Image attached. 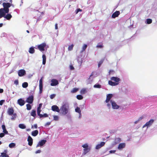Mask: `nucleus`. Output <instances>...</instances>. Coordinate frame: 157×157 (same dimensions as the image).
<instances>
[{
  "mask_svg": "<svg viewBox=\"0 0 157 157\" xmlns=\"http://www.w3.org/2000/svg\"><path fill=\"white\" fill-rule=\"evenodd\" d=\"M46 46V44L45 43H43L37 46L38 48L40 51H43L44 50V48Z\"/></svg>",
  "mask_w": 157,
  "mask_h": 157,
  "instance_id": "obj_4",
  "label": "nucleus"
},
{
  "mask_svg": "<svg viewBox=\"0 0 157 157\" xmlns=\"http://www.w3.org/2000/svg\"><path fill=\"white\" fill-rule=\"evenodd\" d=\"M105 144V143L104 142H101L99 144L100 145L101 147H102L103 146H104Z\"/></svg>",
  "mask_w": 157,
  "mask_h": 157,
  "instance_id": "obj_51",
  "label": "nucleus"
},
{
  "mask_svg": "<svg viewBox=\"0 0 157 157\" xmlns=\"http://www.w3.org/2000/svg\"><path fill=\"white\" fill-rule=\"evenodd\" d=\"M17 114L16 113H14L12 117L11 118V119L12 120H14L15 119L16 117Z\"/></svg>",
  "mask_w": 157,
  "mask_h": 157,
  "instance_id": "obj_39",
  "label": "nucleus"
},
{
  "mask_svg": "<svg viewBox=\"0 0 157 157\" xmlns=\"http://www.w3.org/2000/svg\"><path fill=\"white\" fill-rule=\"evenodd\" d=\"M2 129L3 130H5V129H6V127H5V125H2Z\"/></svg>",
  "mask_w": 157,
  "mask_h": 157,
  "instance_id": "obj_56",
  "label": "nucleus"
},
{
  "mask_svg": "<svg viewBox=\"0 0 157 157\" xmlns=\"http://www.w3.org/2000/svg\"><path fill=\"white\" fill-rule=\"evenodd\" d=\"M17 103L21 106L25 104V101L22 98H20L17 100Z\"/></svg>",
  "mask_w": 157,
  "mask_h": 157,
  "instance_id": "obj_13",
  "label": "nucleus"
},
{
  "mask_svg": "<svg viewBox=\"0 0 157 157\" xmlns=\"http://www.w3.org/2000/svg\"><path fill=\"white\" fill-rule=\"evenodd\" d=\"M5 101L4 100H2L0 101V105H2Z\"/></svg>",
  "mask_w": 157,
  "mask_h": 157,
  "instance_id": "obj_48",
  "label": "nucleus"
},
{
  "mask_svg": "<svg viewBox=\"0 0 157 157\" xmlns=\"http://www.w3.org/2000/svg\"><path fill=\"white\" fill-rule=\"evenodd\" d=\"M52 109L53 111H55L58 113L59 112L60 109L58 106L56 105H53L52 106Z\"/></svg>",
  "mask_w": 157,
  "mask_h": 157,
  "instance_id": "obj_10",
  "label": "nucleus"
},
{
  "mask_svg": "<svg viewBox=\"0 0 157 157\" xmlns=\"http://www.w3.org/2000/svg\"><path fill=\"white\" fill-rule=\"evenodd\" d=\"M51 82V85L52 86H56L59 84L58 81L55 79H52Z\"/></svg>",
  "mask_w": 157,
  "mask_h": 157,
  "instance_id": "obj_7",
  "label": "nucleus"
},
{
  "mask_svg": "<svg viewBox=\"0 0 157 157\" xmlns=\"http://www.w3.org/2000/svg\"><path fill=\"white\" fill-rule=\"evenodd\" d=\"M84 148H87L89 147L88 145L87 144H83L82 146Z\"/></svg>",
  "mask_w": 157,
  "mask_h": 157,
  "instance_id": "obj_45",
  "label": "nucleus"
},
{
  "mask_svg": "<svg viewBox=\"0 0 157 157\" xmlns=\"http://www.w3.org/2000/svg\"><path fill=\"white\" fill-rule=\"evenodd\" d=\"M56 96L55 94H51L50 96V98L51 99H53Z\"/></svg>",
  "mask_w": 157,
  "mask_h": 157,
  "instance_id": "obj_50",
  "label": "nucleus"
},
{
  "mask_svg": "<svg viewBox=\"0 0 157 157\" xmlns=\"http://www.w3.org/2000/svg\"><path fill=\"white\" fill-rule=\"evenodd\" d=\"M28 84L27 82H24L22 84V86L23 88H26L28 86Z\"/></svg>",
  "mask_w": 157,
  "mask_h": 157,
  "instance_id": "obj_29",
  "label": "nucleus"
},
{
  "mask_svg": "<svg viewBox=\"0 0 157 157\" xmlns=\"http://www.w3.org/2000/svg\"><path fill=\"white\" fill-rule=\"evenodd\" d=\"M50 123H51L50 122H47L46 124L45 125H49L50 124Z\"/></svg>",
  "mask_w": 157,
  "mask_h": 157,
  "instance_id": "obj_64",
  "label": "nucleus"
},
{
  "mask_svg": "<svg viewBox=\"0 0 157 157\" xmlns=\"http://www.w3.org/2000/svg\"><path fill=\"white\" fill-rule=\"evenodd\" d=\"M69 68L71 70H74L75 68L72 65H71L69 66Z\"/></svg>",
  "mask_w": 157,
  "mask_h": 157,
  "instance_id": "obj_46",
  "label": "nucleus"
},
{
  "mask_svg": "<svg viewBox=\"0 0 157 157\" xmlns=\"http://www.w3.org/2000/svg\"><path fill=\"white\" fill-rule=\"evenodd\" d=\"M55 29H58V24H55Z\"/></svg>",
  "mask_w": 157,
  "mask_h": 157,
  "instance_id": "obj_61",
  "label": "nucleus"
},
{
  "mask_svg": "<svg viewBox=\"0 0 157 157\" xmlns=\"http://www.w3.org/2000/svg\"><path fill=\"white\" fill-rule=\"evenodd\" d=\"M116 151L115 150H111L109 151L110 153H114Z\"/></svg>",
  "mask_w": 157,
  "mask_h": 157,
  "instance_id": "obj_59",
  "label": "nucleus"
},
{
  "mask_svg": "<svg viewBox=\"0 0 157 157\" xmlns=\"http://www.w3.org/2000/svg\"><path fill=\"white\" fill-rule=\"evenodd\" d=\"M0 156L1 157H9V156L6 153L3 152L1 153Z\"/></svg>",
  "mask_w": 157,
  "mask_h": 157,
  "instance_id": "obj_27",
  "label": "nucleus"
},
{
  "mask_svg": "<svg viewBox=\"0 0 157 157\" xmlns=\"http://www.w3.org/2000/svg\"><path fill=\"white\" fill-rule=\"evenodd\" d=\"M111 80L109 81V84L112 86H115L119 84V82L120 81V78L115 77H112L111 78Z\"/></svg>",
  "mask_w": 157,
  "mask_h": 157,
  "instance_id": "obj_1",
  "label": "nucleus"
},
{
  "mask_svg": "<svg viewBox=\"0 0 157 157\" xmlns=\"http://www.w3.org/2000/svg\"><path fill=\"white\" fill-rule=\"evenodd\" d=\"M59 117L57 116L54 115L53 116V120L55 121H57L58 120Z\"/></svg>",
  "mask_w": 157,
  "mask_h": 157,
  "instance_id": "obj_41",
  "label": "nucleus"
},
{
  "mask_svg": "<svg viewBox=\"0 0 157 157\" xmlns=\"http://www.w3.org/2000/svg\"><path fill=\"white\" fill-rule=\"evenodd\" d=\"M87 47V45L86 44H84L82 47V50L81 51V52H83L84 51H85V50Z\"/></svg>",
  "mask_w": 157,
  "mask_h": 157,
  "instance_id": "obj_34",
  "label": "nucleus"
},
{
  "mask_svg": "<svg viewBox=\"0 0 157 157\" xmlns=\"http://www.w3.org/2000/svg\"><path fill=\"white\" fill-rule=\"evenodd\" d=\"M94 87L95 88H101V86L99 84H96L94 85Z\"/></svg>",
  "mask_w": 157,
  "mask_h": 157,
  "instance_id": "obj_38",
  "label": "nucleus"
},
{
  "mask_svg": "<svg viewBox=\"0 0 157 157\" xmlns=\"http://www.w3.org/2000/svg\"><path fill=\"white\" fill-rule=\"evenodd\" d=\"M104 61V59H101L99 62L98 63V67H100L101 65L102 64V63Z\"/></svg>",
  "mask_w": 157,
  "mask_h": 157,
  "instance_id": "obj_35",
  "label": "nucleus"
},
{
  "mask_svg": "<svg viewBox=\"0 0 157 157\" xmlns=\"http://www.w3.org/2000/svg\"><path fill=\"white\" fill-rule=\"evenodd\" d=\"M5 136V134L3 133H0V137H2Z\"/></svg>",
  "mask_w": 157,
  "mask_h": 157,
  "instance_id": "obj_54",
  "label": "nucleus"
},
{
  "mask_svg": "<svg viewBox=\"0 0 157 157\" xmlns=\"http://www.w3.org/2000/svg\"><path fill=\"white\" fill-rule=\"evenodd\" d=\"M40 112H41V109L37 108V115L39 116L40 114Z\"/></svg>",
  "mask_w": 157,
  "mask_h": 157,
  "instance_id": "obj_44",
  "label": "nucleus"
},
{
  "mask_svg": "<svg viewBox=\"0 0 157 157\" xmlns=\"http://www.w3.org/2000/svg\"><path fill=\"white\" fill-rule=\"evenodd\" d=\"M3 133H4V134H8V131L6 130V129L5 130H3Z\"/></svg>",
  "mask_w": 157,
  "mask_h": 157,
  "instance_id": "obj_53",
  "label": "nucleus"
},
{
  "mask_svg": "<svg viewBox=\"0 0 157 157\" xmlns=\"http://www.w3.org/2000/svg\"><path fill=\"white\" fill-rule=\"evenodd\" d=\"M3 17L7 20H9L12 17V16L10 14H7L6 15H5Z\"/></svg>",
  "mask_w": 157,
  "mask_h": 157,
  "instance_id": "obj_19",
  "label": "nucleus"
},
{
  "mask_svg": "<svg viewBox=\"0 0 157 157\" xmlns=\"http://www.w3.org/2000/svg\"><path fill=\"white\" fill-rule=\"evenodd\" d=\"M113 95L112 94H109L106 96V98L105 100V102L108 103L110 99L112 98Z\"/></svg>",
  "mask_w": 157,
  "mask_h": 157,
  "instance_id": "obj_16",
  "label": "nucleus"
},
{
  "mask_svg": "<svg viewBox=\"0 0 157 157\" xmlns=\"http://www.w3.org/2000/svg\"><path fill=\"white\" fill-rule=\"evenodd\" d=\"M86 90L85 89H82L80 91V93L82 94H84L86 93Z\"/></svg>",
  "mask_w": 157,
  "mask_h": 157,
  "instance_id": "obj_43",
  "label": "nucleus"
},
{
  "mask_svg": "<svg viewBox=\"0 0 157 157\" xmlns=\"http://www.w3.org/2000/svg\"><path fill=\"white\" fill-rule=\"evenodd\" d=\"M154 122L153 119H151L149 121L147 122L143 126V128H144L147 126V127H150L151 125Z\"/></svg>",
  "mask_w": 157,
  "mask_h": 157,
  "instance_id": "obj_5",
  "label": "nucleus"
},
{
  "mask_svg": "<svg viewBox=\"0 0 157 157\" xmlns=\"http://www.w3.org/2000/svg\"><path fill=\"white\" fill-rule=\"evenodd\" d=\"M147 23V24H151L152 22V20L151 19H147L146 20Z\"/></svg>",
  "mask_w": 157,
  "mask_h": 157,
  "instance_id": "obj_36",
  "label": "nucleus"
},
{
  "mask_svg": "<svg viewBox=\"0 0 157 157\" xmlns=\"http://www.w3.org/2000/svg\"><path fill=\"white\" fill-rule=\"evenodd\" d=\"M27 141L28 142L29 145L31 146L33 143V140L30 136H29L28 137Z\"/></svg>",
  "mask_w": 157,
  "mask_h": 157,
  "instance_id": "obj_15",
  "label": "nucleus"
},
{
  "mask_svg": "<svg viewBox=\"0 0 157 157\" xmlns=\"http://www.w3.org/2000/svg\"><path fill=\"white\" fill-rule=\"evenodd\" d=\"M90 150V149L89 147L87 148H84V154H86L88 153Z\"/></svg>",
  "mask_w": 157,
  "mask_h": 157,
  "instance_id": "obj_26",
  "label": "nucleus"
},
{
  "mask_svg": "<svg viewBox=\"0 0 157 157\" xmlns=\"http://www.w3.org/2000/svg\"><path fill=\"white\" fill-rule=\"evenodd\" d=\"M143 116H141L140 117L139 119H138V120L139 121L141 120L142 119H143Z\"/></svg>",
  "mask_w": 157,
  "mask_h": 157,
  "instance_id": "obj_63",
  "label": "nucleus"
},
{
  "mask_svg": "<svg viewBox=\"0 0 157 157\" xmlns=\"http://www.w3.org/2000/svg\"><path fill=\"white\" fill-rule=\"evenodd\" d=\"M101 147L100 145L99 144H98L96 146V149H99Z\"/></svg>",
  "mask_w": 157,
  "mask_h": 157,
  "instance_id": "obj_52",
  "label": "nucleus"
},
{
  "mask_svg": "<svg viewBox=\"0 0 157 157\" xmlns=\"http://www.w3.org/2000/svg\"><path fill=\"white\" fill-rule=\"evenodd\" d=\"M76 98L78 100H81L82 99L83 97L81 95H78L77 96Z\"/></svg>",
  "mask_w": 157,
  "mask_h": 157,
  "instance_id": "obj_40",
  "label": "nucleus"
},
{
  "mask_svg": "<svg viewBox=\"0 0 157 157\" xmlns=\"http://www.w3.org/2000/svg\"><path fill=\"white\" fill-rule=\"evenodd\" d=\"M3 90L0 88V93H2L3 92Z\"/></svg>",
  "mask_w": 157,
  "mask_h": 157,
  "instance_id": "obj_62",
  "label": "nucleus"
},
{
  "mask_svg": "<svg viewBox=\"0 0 157 157\" xmlns=\"http://www.w3.org/2000/svg\"><path fill=\"white\" fill-rule=\"evenodd\" d=\"M38 133V131L37 130H35L33 131L32 132V135L34 136H36Z\"/></svg>",
  "mask_w": 157,
  "mask_h": 157,
  "instance_id": "obj_21",
  "label": "nucleus"
},
{
  "mask_svg": "<svg viewBox=\"0 0 157 157\" xmlns=\"http://www.w3.org/2000/svg\"><path fill=\"white\" fill-rule=\"evenodd\" d=\"M41 152V151L40 150H37L36 152V154H37V153H40V152Z\"/></svg>",
  "mask_w": 157,
  "mask_h": 157,
  "instance_id": "obj_60",
  "label": "nucleus"
},
{
  "mask_svg": "<svg viewBox=\"0 0 157 157\" xmlns=\"http://www.w3.org/2000/svg\"><path fill=\"white\" fill-rule=\"evenodd\" d=\"M114 73V71L112 70H110L109 71V75H110V74L113 75Z\"/></svg>",
  "mask_w": 157,
  "mask_h": 157,
  "instance_id": "obj_49",
  "label": "nucleus"
},
{
  "mask_svg": "<svg viewBox=\"0 0 157 157\" xmlns=\"http://www.w3.org/2000/svg\"><path fill=\"white\" fill-rule=\"evenodd\" d=\"M78 90V89L77 88H74L71 90V92L72 93H75Z\"/></svg>",
  "mask_w": 157,
  "mask_h": 157,
  "instance_id": "obj_42",
  "label": "nucleus"
},
{
  "mask_svg": "<svg viewBox=\"0 0 157 157\" xmlns=\"http://www.w3.org/2000/svg\"><path fill=\"white\" fill-rule=\"evenodd\" d=\"M26 74L25 71L24 69H21L18 71V75L19 76L21 77Z\"/></svg>",
  "mask_w": 157,
  "mask_h": 157,
  "instance_id": "obj_11",
  "label": "nucleus"
},
{
  "mask_svg": "<svg viewBox=\"0 0 157 157\" xmlns=\"http://www.w3.org/2000/svg\"><path fill=\"white\" fill-rule=\"evenodd\" d=\"M14 83L16 85L18 84V80H15L14 81Z\"/></svg>",
  "mask_w": 157,
  "mask_h": 157,
  "instance_id": "obj_55",
  "label": "nucleus"
},
{
  "mask_svg": "<svg viewBox=\"0 0 157 157\" xmlns=\"http://www.w3.org/2000/svg\"><path fill=\"white\" fill-rule=\"evenodd\" d=\"M26 105L27 107V109L28 110H30L31 109L32 107L30 104H27Z\"/></svg>",
  "mask_w": 157,
  "mask_h": 157,
  "instance_id": "obj_37",
  "label": "nucleus"
},
{
  "mask_svg": "<svg viewBox=\"0 0 157 157\" xmlns=\"http://www.w3.org/2000/svg\"><path fill=\"white\" fill-rule=\"evenodd\" d=\"M97 47L99 48H102L103 47L102 43H98L97 46Z\"/></svg>",
  "mask_w": 157,
  "mask_h": 157,
  "instance_id": "obj_33",
  "label": "nucleus"
},
{
  "mask_svg": "<svg viewBox=\"0 0 157 157\" xmlns=\"http://www.w3.org/2000/svg\"><path fill=\"white\" fill-rule=\"evenodd\" d=\"M33 101V96L31 95L29 96L26 99L27 102L29 104H32Z\"/></svg>",
  "mask_w": 157,
  "mask_h": 157,
  "instance_id": "obj_6",
  "label": "nucleus"
},
{
  "mask_svg": "<svg viewBox=\"0 0 157 157\" xmlns=\"http://www.w3.org/2000/svg\"><path fill=\"white\" fill-rule=\"evenodd\" d=\"M29 52L30 53L33 54L35 52V50L33 48L31 47L29 48Z\"/></svg>",
  "mask_w": 157,
  "mask_h": 157,
  "instance_id": "obj_23",
  "label": "nucleus"
},
{
  "mask_svg": "<svg viewBox=\"0 0 157 157\" xmlns=\"http://www.w3.org/2000/svg\"><path fill=\"white\" fill-rule=\"evenodd\" d=\"M16 144L14 143H10L9 145V147L10 148H12L15 147Z\"/></svg>",
  "mask_w": 157,
  "mask_h": 157,
  "instance_id": "obj_31",
  "label": "nucleus"
},
{
  "mask_svg": "<svg viewBox=\"0 0 157 157\" xmlns=\"http://www.w3.org/2000/svg\"><path fill=\"white\" fill-rule=\"evenodd\" d=\"M110 101L111 103V105L113 109H117L119 108V106L117 104L116 102L114 101H112V100H111Z\"/></svg>",
  "mask_w": 157,
  "mask_h": 157,
  "instance_id": "obj_14",
  "label": "nucleus"
},
{
  "mask_svg": "<svg viewBox=\"0 0 157 157\" xmlns=\"http://www.w3.org/2000/svg\"><path fill=\"white\" fill-rule=\"evenodd\" d=\"M74 45L73 44H72L70 45H69L68 47V50L69 51H71L73 50V47H74Z\"/></svg>",
  "mask_w": 157,
  "mask_h": 157,
  "instance_id": "obj_30",
  "label": "nucleus"
},
{
  "mask_svg": "<svg viewBox=\"0 0 157 157\" xmlns=\"http://www.w3.org/2000/svg\"><path fill=\"white\" fill-rule=\"evenodd\" d=\"M40 118H43V117H48V114L47 113H44L43 114H40V115L39 116Z\"/></svg>",
  "mask_w": 157,
  "mask_h": 157,
  "instance_id": "obj_24",
  "label": "nucleus"
},
{
  "mask_svg": "<svg viewBox=\"0 0 157 157\" xmlns=\"http://www.w3.org/2000/svg\"><path fill=\"white\" fill-rule=\"evenodd\" d=\"M120 14V12L119 11H116L112 14V17L113 18H115L117 17Z\"/></svg>",
  "mask_w": 157,
  "mask_h": 157,
  "instance_id": "obj_18",
  "label": "nucleus"
},
{
  "mask_svg": "<svg viewBox=\"0 0 157 157\" xmlns=\"http://www.w3.org/2000/svg\"><path fill=\"white\" fill-rule=\"evenodd\" d=\"M40 93H41L43 90V79L42 78L39 80Z\"/></svg>",
  "mask_w": 157,
  "mask_h": 157,
  "instance_id": "obj_9",
  "label": "nucleus"
},
{
  "mask_svg": "<svg viewBox=\"0 0 157 157\" xmlns=\"http://www.w3.org/2000/svg\"><path fill=\"white\" fill-rule=\"evenodd\" d=\"M75 111L76 112L78 113L79 114H81V111L79 107H77L75 109Z\"/></svg>",
  "mask_w": 157,
  "mask_h": 157,
  "instance_id": "obj_28",
  "label": "nucleus"
},
{
  "mask_svg": "<svg viewBox=\"0 0 157 157\" xmlns=\"http://www.w3.org/2000/svg\"><path fill=\"white\" fill-rule=\"evenodd\" d=\"M8 13L9 12H7L3 8H1L0 9V15L2 17H4L6 13Z\"/></svg>",
  "mask_w": 157,
  "mask_h": 157,
  "instance_id": "obj_8",
  "label": "nucleus"
},
{
  "mask_svg": "<svg viewBox=\"0 0 157 157\" xmlns=\"http://www.w3.org/2000/svg\"><path fill=\"white\" fill-rule=\"evenodd\" d=\"M82 11V10L81 9H78L76 10H75V13L76 14H77L78 13L79 11Z\"/></svg>",
  "mask_w": 157,
  "mask_h": 157,
  "instance_id": "obj_47",
  "label": "nucleus"
},
{
  "mask_svg": "<svg viewBox=\"0 0 157 157\" xmlns=\"http://www.w3.org/2000/svg\"><path fill=\"white\" fill-rule=\"evenodd\" d=\"M3 6L4 7L3 8L7 12H9V8L11 6V4L8 2H3L2 4Z\"/></svg>",
  "mask_w": 157,
  "mask_h": 157,
  "instance_id": "obj_3",
  "label": "nucleus"
},
{
  "mask_svg": "<svg viewBox=\"0 0 157 157\" xmlns=\"http://www.w3.org/2000/svg\"><path fill=\"white\" fill-rule=\"evenodd\" d=\"M19 127L21 129H25L26 128L25 126L23 124H20L19 125Z\"/></svg>",
  "mask_w": 157,
  "mask_h": 157,
  "instance_id": "obj_32",
  "label": "nucleus"
},
{
  "mask_svg": "<svg viewBox=\"0 0 157 157\" xmlns=\"http://www.w3.org/2000/svg\"><path fill=\"white\" fill-rule=\"evenodd\" d=\"M42 58H43V62L42 63L44 65L46 63V56L45 55H42Z\"/></svg>",
  "mask_w": 157,
  "mask_h": 157,
  "instance_id": "obj_22",
  "label": "nucleus"
},
{
  "mask_svg": "<svg viewBox=\"0 0 157 157\" xmlns=\"http://www.w3.org/2000/svg\"><path fill=\"white\" fill-rule=\"evenodd\" d=\"M34 127L35 128H37V126L36 124H34L33 126H32V128H33V127Z\"/></svg>",
  "mask_w": 157,
  "mask_h": 157,
  "instance_id": "obj_57",
  "label": "nucleus"
},
{
  "mask_svg": "<svg viewBox=\"0 0 157 157\" xmlns=\"http://www.w3.org/2000/svg\"><path fill=\"white\" fill-rule=\"evenodd\" d=\"M14 111L13 108H10L8 109L7 113L9 115H11L14 114Z\"/></svg>",
  "mask_w": 157,
  "mask_h": 157,
  "instance_id": "obj_17",
  "label": "nucleus"
},
{
  "mask_svg": "<svg viewBox=\"0 0 157 157\" xmlns=\"http://www.w3.org/2000/svg\"><path fill=\"white\" fill-rule=\"evenodd\" d=\"M69 108V106L68 104H63L60 109L62 114L63 115L66 114L68 112Z\"/></svg>",
  "mask_w": 157,
  "mask_h": 157,
  "instance_id": "obj_2",
  "label": "nucleus"
},
{
  "mask_svg": "<svg viewBox=\"0 0 157 157\" xmlns=\"http://www.w3.org/2000/svg\"><path fill=\"white\" fill-rule=\"evenodd\" d=\"M31 116L35 117L36 116V111L35 110H32L31 113Z\"/></svg>",
  "mask_w": 157,
  "mask_h": 157,
  "instance_id": "obj_25",
  "label": "nucleus"
},
{
  "mask_svg": "<svg viewBox=\"0 0 157 157\" xmlns=\"http://www.w3.org/2000/svg\"><path fill=\"white\" fill-rule=\"evenodd\" d=\"M46 142V140H43L39 142L37 144L36 146V147H37L39 146H43L44 144H45Z\"/></svg>",
  "mask_w": 157,
  "mask_h": 157,
  "instance_id": "obj_12",
  "label": "nucleus"
},
{
  "mask_svg": "<svg viewBox=\"0 0 157 157\" xmlns=\"http://www.w3.org/2000/svg\"><path fill=\"white\" fill-rule=\"evenodd\" d=\"M125 143H121L119 144L118 147V148L119 149H121L125 147Z\"/></svg>",
  "mask_w": 157,
  "mask_h": 157,
  "instance_id": "obj_20",
  "label": "nucleus"
},
{
  "mask_svg": "<svg viewBox=\"0 0 157 157\" xmlns=\"http://www.w3.org/2000/svg\"><path fill=\"white\" fill-rule=\"evenodd\" d=\"M42 105V104L40 103V104L39 105V106L37 107V108L41 109Z\"/></svg>",
  "mask_w": 157,
  "mask_h": 157,
  "instance_id": "obj_58",
  "label": "nucleus"
}]
</instances>
